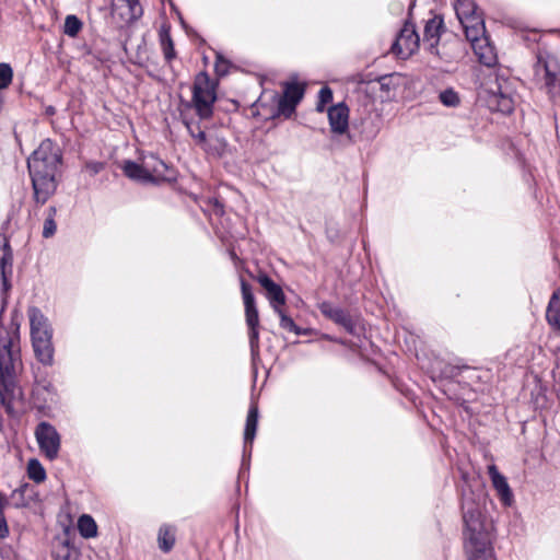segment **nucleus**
Here are the masks:
<instances>
[{
	"mask_svg": "<svg viewBox=\"0 0 560 560\" xmlns=\"http://www.w3.org/2000/svg\"><path fill=\"white\" fill-rule=\"evenodd\" d=\"M8 504V500L0 493V510H3Z\"/></svg>",
	"mask_w": 560,
	"mask_h": 560,
	"instance_id": "c03bdc74",
	"label": "nucleus"
},
{
	"mask_svg": "<svg viewBox=\"0 0 560 560\" xmlns=\"http://www.w3.org/2000/svg\"><path fill=\"white\" fill-rule=\"evenodd\" d=\"M13 272V250L12 248L7 249L4 254L0 256V273L2 279V285L4 290L10 288V278Z\"/></svg>",
	"mask_w": 560,
	"mask_h": 560,
	"instance_id": "a878e982",
	"label": "nucleus"
},
{
	"mask_svg": "<svg viewBox=\"0 0 560 560\" xmlns=\"http://www.w3.org/2000/svg\"><path fill=\"white\" fill-rule=\"evenodd\" d=\"M472 49L478 57L479 61L487 67H492L497 62V55L494 48L489 44L488 38L485 36L479 37L476 42L471 40Z\"/></svg>",
	"mask_w": 560,
	"mask_h": 560,
	"instance_id": "aec40b11",
	"label": "nucleus"
},
{
	"mask_svg": "<svg viewBox=\"0 0 560 560\" xmlns=\"http://www.w3.org/2000/svg\"><path fill=\"white\" fill-rule=\"evenodd\" d=\"M13 79V70L9 63H0V90L8 89Z\"/></svg>",
	"mask_w": 560,
	"mask_h": 560,
	"instance_id": "e433bc0d",
	"label": "nucleus"
},
{
	"mask_svg": "<svg viewBox=\"0 0 560 560\" xmlns=\"http://www.w3.org/2000/svg\"><path fill=\"white\" fill-rule=\"evenodd\" d=\"M122 168L125 175L131 179L139 180L142 183L151 182L148 173V167H145L143 161L141 164H137L136 162L132 161H126Z\"/></svg>",
	"mask_w": 560,
	"mask_h": 560,
	"instance_id": "b1692460",
	"label": "nucleus"
},
{
	"mask_svg": "<svg viewBox=\"0 0 560 560\" xmlns=\"http://www.w3.org/2000/svg\"><path fill=\"white\" fill-rule=\"evenodd\" d=\"M535 75L549 100L560 105V67L557 63L551 65L539 60L535 68Z\"/></svg>",
	"mask_w": 560,
	"mask_h": 560,
	"instance_id": "6e6552de",
	"label": "nucleus"
},
{
	"mask_svg": "<svg viewBox=\"0 0 560 560\" xmlns=\"http://www.w3.org/2000/svg\"><path fill=\"white\" fill-rule=\"evenodd\" d=\"M11 245L8 240V237L4 234L0 233V256L7 252V249H10Z\"/></svg>",
	"mask_w": 560,
	"mask_h": 560,
	"instance_id": "79ce46f5",
	"label": "nucleus"
},
{
	"mask_svg": "<svg viewBox=\"0 0 560 560\" xmlns=\"http://www.w3.org/2000/svg\"><path fill=\"white\" fill-rule=\"evenodd\" d=\"M441 103L447 107H456L459 105L460 98L456 91L453 89H446L439 95Z\"/></svg>",
	"mask_w": 560,
	"mask_h": 560,
	"instance_id": "c9c22d12",
	"label": "nucleus"
},
{
	"mask_svg": "<svg viewBox=\"0 0 560 560\" xmlns=\"http://www.w3.org/2000/svg\"><path fill=\"white\" fill-rule=\"evenodd\" d=\"M257 424H258V408H257V406L252 405L248 410L246 423H245V431H244L245 446L247 444H249V446L252 447V443L256 435Z\"/></svg>",
	"mask_w": 560,
	"mask_h": 560,
	"instance_id": "393cba45",
	"label": "nucleus"
},
{
	"mask_svg": "<svg viewBox=\"0 0 560 560\" xmlns=\"http://www.w3.org/2000/svg\"><path fill=\"white\" fill-rule=\"evenodd\" d=\"M184 124L194 138L195 143L200 147L209 156L221 158L228 148V143L224 138H221L214 133H207L200 128V126L190 120H184Z\"/></svg>",
	"mask_w": 560,
	"mask_h": 560,
	"instance_id": "423d86ee",
	"label": "nucleus"
},
{
	"mask_svg": "<svg viewBox=\"0 0 560 560\" xmlns=\"http://www.w3.org/2000/svg\"><path fill=\"white\" fill-rule=\"evenodd\" d=\"M241 292L245 306V319L249 329V345L252 351L255 352L259 347V315L252 287L243 278H241Z\"/></svg>",
	"mask_w": 560,
	"mask_h": 560,
	"instance_id": "0eeeda50",
	"label": "nucleus"
},
{
	"mask_svg": "<svg viewBox=\"0 0 560 560\" xmlns=\"http://www.w3.org/2000/svg\"><path fill=\"white\" fill-rule=\"evenodd\" d=\"M22 369L20 335L18 328L0 327V406L9 412L23 402V390L16 382Z\"/></svg>",
	"mask_w": 560,
	"mask_h": 560,
	"instance_id": "f257e3e1",
	"label": "nucleus"
},
{
	"mask_svg": "<svg viewBox=\"0 0 560 560\" xmlns=\"http://www.w3.org/2000/svg\"><path fill=\"white\" fill-rule=\"evenodd\" d=\"M318 308L325 317L343 327L347 331L351 332L353 330L352 318L345 310L335 306L330 302H322Z\"/></svg>",
	"mask_w": 560,
	"mask_h": 560,
	"instance_id": "f3484780",
	"label": "nucleus"
},
{
	"mask_svg": "<svg viewBox=\"0 0 560 560\" xmlns=\"http://www.w3.org/2000/svg\"><path fill=\"white\" fill-rule=\"evenodd\" d=\"M217 101V83L207 72H199L194 80L192 97L187 107H192L200 119H209Z\"/></svg>",
	"mask_w": 560,
	"mask_h": 560,
	"instance_id": "39448f33",
	"label": "nucleus"
},
{
	"mask_svg": "<svg viewBox=\"0 0 560 560\" xmlns=\"http://www.w3.org/2000/svg\"><path fill=\"white\" fill-rule=\"evenodd\" d=\"M9 535V527L7 520L3 514V510H0V538L3 539Z\"/></svg>",
	"mask_w": 560,
	"mask_h": 560,
	"instance_id": "a19ab883",
	"label": "nucleus"
},
{
	"mask_svg": "<svg viewBox=\"0 0 560 560\" xmlns=\"http://www.w3.org/2000/svg\"><path fill=\"white\" fill-rule=\"evenodd\" d=\"M158 544L163 552H170L175 545V527L167 524L162 525L158 534Z\"/></svg>",
	"mask_w": 560,
	"mask_h": 560,
	"instance_id": "bb28decb",
	"label": "nucleus"
},
{
	"mask_svg": "<svg viewBox=\"0 0 560 560\" xmlns=\"http://www.w3.org/2000/svg\"><path fill=\"white\" fill-rule=\"evenodd\" d=\"M465 523V548L468 560H495L481 509L472 501L463 503Z\"/></svg>",
	"mask_w": 560,
	"mask_h": 560,
	"instance_id": "7ed1b4c3",
	"label": "nucleus"
},
{
	"mask_svg": "<svg viewBox=\"0 0 560 560\" xmlns=\"http://www.w3.org/2000/svg\"><path fill=\"white\" fill-rule=\"evenodd\" d=\"M57 401V394L48 381L36 382L33 388V404L39 410L50 409Z\"/></svg>",
	"mask_w": 560,
	"mask_h": 560,
	"instance_id": "4468645a",
	"label": "nucleus"
},
{
	"mask_svg": "<svg viewBox=\"0 0 560 560\" xmlns=\"http://www.w3.org/2000/svg\"><path fill=\"white\" fill-rule=\"evenodd\" d=\"M27 475L37 483L43 482L46 479V471L37 459H31L28 462Z\"/></svg>",
	"mask_w": 560,
	"mask_h": 560,
	"instance_id": "72a5a7b5",
	"label": "nucleus"
},
{
	"mask_svg": "<svg viewBox=\"0 0 560 560\" xmlns=\"http://www.w3.org/2000/svg\"><path fill=\"white\" fill-rule=\"evenodd\" d=\"M256 280L266 290V296L272 310L279 312L287 301L281 287L272 281L266 273H259Z\"/></svg>",
	"mask_w": 560,
	"mask_h": 560,
	"instance_id": "2eb2a0df",
	"label": "nucleus"
},
{
	"mask_svg": "<svg viewBox=\"0 0 560 560\" xmlns=\"http://www.w3.org/2000/svg\"><path fill=\"white\" fill-rule=\"evenodd\" d=\"M455 12L458 20L467 19L477 13V5L474 0H458L455 3Z\"/></svg>",
	"mask_w": 560,
	"mask_h": 560,
	"instance_id": "2f4dec72",
	"label": "nucleus"
},
{
	"mask_svg": "<svg viewBox=\"0 0 560 560\" xmlns=\"http://www.w3.org/2000/svg\"><path fill=\"white\" fill-rule=\"evenodd\" d=\"M279 317H280V327L285 329V330H289V331H292L294 332L296 336H301V335H307V329H302L301 327H299L294 322L293 319L288 316L283 310H279V312H276Z\"/></svg>",
	"mask_w": 560,
	"mask_h": 560,
	"instance_id": "473e14b6",
	"label": "nucleus"
},
{
	"mask_svg": "<svg viewBox=\"0 0 560 560\" xmlns=\"http://www.w3.org/2000/svg\"><path fill=\"white\" fill-rule=\"evenodd\" d=\"M61 164V150L50 139H45L27 159L34 199L44 205L56 191V174Z\"/></svg>",
	"mask_w": 560,
	"mask_h": 560,
	"instance_id": "f03ea898",
	"label": "nucleus"
},
{
	"mask_svg": "<svg viewBox=\"0 0 560 560\" xmlns=\"http://www.w3.org/2000/svg\"><path fill=\"white\" fill-rule=\"evenodd\" d=\"M546 319L552 329L560 330V289L556 290L549 300Z\"/></svg>",
	"mask_w": 560,
	"mask_h": 560,
	"instance_id": "5701e85b",
	"label": "nucleus"
},
{
	"mask_svg": "<svg viewBox=\"0 0 560 560\" xmlns=\"http://www.w3.org/2000/svg\"><path fill=\"white\" fill-rule=\"evenodd\" d=\"M420 37L412 23H405L396 40L392 46V51L400 59H408L419 48Z\"/></svg>",
	"mask_w": 560,
	"mask_h": 560,
	"instance_id": "9b49d317",
	"label": "nucleus"
},
{
	"mask_svg": "<svg viewBox=\"0 0 560 560\" xmlns=\"http://www.w3.org/2000/svg\"><path fill=\"white\" fill-rule=\"evenodd\" d=\"M27 489H28V485L24 483V485L20 486L18 489L12 491L11 499L14 501L15 508H22L27 504V502L24 498Z\"/></svg>",
	"mask_w": 560,
	"mask_h": 560,
	"instance_id": "58836bf2",
	"label": "nucleus"
},
{
	"mask_svg": "<svg viewBox=\"0 0 560 560\" xmlns=\"http://www.w3.org/2000/svg\"><path fill=\"white\" fill-rule=\"evenodd\" d=\"M57 215V209L56 207H48L47 210H46V218L44 220V224H43V237L45 238H50L55 235L56 231H57V223H56V218Z\"/></svg>",
	"mask_w": 560,
	"mask_h": 560,
	"instance_id": "c756f323",
	"label": "nucleus"
},
{
	"mask_svg": "<svg viewBox=\"0 0 560 560\" xmlns=\"http://www.w3.org/2000/svg\"><path fill=\"white\" fill-rule=\"evenodd\" d=\"M459 22L469 42H476L479 37L485 36V23L478 12L471 16H467V19L459 20Z\"/></svg>",
	"mask_w": 560,
	"mask_h": 560,
	"instance_id": "412c9836",
	"label": "nucleus"
},
{
	"mask_svg": "<svg viewBox=\"0 0 560 560\" xmlns=\"http://www.w3.org/2000/svg\"><path fill=\"white\" fill-rule=\"evenodd\" d=\"M113 11L117 12L126 23H132L143 14L139 0H114Z\"/></svg>",
	"mask_w": 560,
	"mask_h": 560,
	"instance_id": "a211bd4d",
	"label": "nucleus"
},
{
	"mask_svg": "<svg viewBox=\"0 0 560 560\" xmlns=\"http://www.w3.org/2000/svg\"><path fill=\"white\" fill-rule=\"evenodd\" d=\"M486 102L491 110L501 112L503 114L512 113L514 108V100L508 88V82L503 84L495 78L494 82L486 89Z\"/></svg>",
	"mask_w": 560,
	"mask_h": 560,
	"instance_id": "1a4fd4ad",
	"label": "nucleus"
},
{
	"mask_svg": "<svg viewBox=\"0 0 560 560\" xmlns=\"http://www.w3.org/2000/svg\"><path fill=\"white\" fill-rule=\"evenodd\" d=\"M390 81H392L390 77H383V78H381V80H380L381 89L385 90V91H389V89H390Z\"/></svg>",
	"mask_w": 560,
	"mask_h": 560,
	"instance_id": "37998d69",
	"label": "nucleus"
},
{
	"mask_svg": "<svg viewBox=\"0 0 560 560\" xmlns=\"http://www.w3.org/2000/svg\"><path fill=\"white\" fill-rule=\"evenodd\" d=\"M330 129L334 133L342 135L349 127V109L343 103L331 106L328 109Z\"/></svg>",
	"mask_w": 560,
	"mask_h": 560,
	"instance_id": "6ab92c4d",
	"label": "nucleus"
},
{
	"mask_svg": "<svg viewBox=\"0 0 560 560\" xmlns=\"http://www.w3.org/2000/svg\"><path fill=\"white\" fill-rule=\"evenodd\" d=\"M332 101V91L328 86H324L318 92L317 112L323 113L325 106Z\"/></svg>",
	"mask_w": 560,
	"mask_h": 560,
	"instance_id": "4c0bfd02",
	"label": "nucleus"
},
{
	"mask_svg": "<svg viewBox=\"0 0 560 560\" xmlns=\"http://www.w3.org/2000/svg\"><path fill=\"white\" fill-rule=\"evenodd\" d=\"M104 167L105 164L98 161H89L84 164V171L91 176L98 174Z\"/></svg>",
	"mask_w": 560,
	"mask_h": 560,
	"instance_id": "ea45409f",
	"label": "nucleus"
},
{
	"mask_svg": "<svg viewBox=\"0 0 560 560\" xmlns=\"http://www.w3.org/2000/svg\"><path fill=\"white\" fill-rule=\"evenodd\" d=\"M459 22L469 42H476L479 37L485 36V23L478 12L471 16H467V19L459 20Z\"/></svg>",
	"mask_w": 560,
	"mask_h": 560,
	"instance_id": "4be33fe9",
	"label": "nucleus"
},
{
	"mask_svg": "<svg viewBox=\"0 0 560 560\" xmlns=\"http://www.w3.org/2000/svg\"><path fill=\"white\" fill-rule=\"evenodd\" d=\"M27 316L35 357L44 365H51L54 363L52 329L48 318L37 307H30Z\"/></svg>",
	"mask_w": 560,
	"mask_h": 560,
	"instance_id": "20e7f679",
	"label": "nucleus"
},
{
	"mask_svg": "<svg viewBox=\"0 0 560 560\" xmlns=\"http://www.w3.org/2000/svg\"><path fill=\"white\" fill-rule=\"evenodd\" d=\"M304 89L298 83H287L282 96L278 102V110L284 117H290L296 105L302 100Z\"/></svg>",
	"mask_w": 560,
	"mask_h": 560,
	"instance_id": "f8f14e48",
	"label": "nucleus"
},
{
	"mask_svg": "<svg viewBox=\"0 0 560 560\" xmlns=\"http://www.w3.org/2000/svg\"><path fill=\"white\" fill-rule=\"evenodd\" d=\"M161 47L167 62L172 61L176 57L173 40L166 32L161 34Z\"/></svg>",
	"mask_w": 560,
	"mask_h": 560,
	"instance_id": "f704fd0d",
	"label": "nucleus"
},
{
	"mask_svg": "<svg viewBox=\"0 0 560 560\" xmlns=\"http://www.w3.org/2000/svg\"><path fill=\"white\" fill-rule=\"evenodd\" d=\"M488 474L502 504L511 506L514 502V495L506 478L498 470L495 465L488 467Z\"/></svg>",
	"mask_w": 560,
	"mask_h": 560,
	"instance_id": "dca6fc26",
	"label": "nucleus"
},
{
	"mask_svg": "<svg viewBox=\"0 0 560 560\" xmlns=\"http://www.w3.org/2000/svg\"><path fill=\"white\" fill-rule=\"evenodd\" d=\"M143 162L145 164V167H148V173L151 182L160 179L164 176L167 166L162 160L151 155L144 158Z\"/></svg>",
	"mask_w": 560,
	"mask_h": 560,
	"instance_id": "cd10ccee",
	"label": "nucleus"
},
{
	"mask_svg": "<svg viewBox=\"0 0 560 560\" xmlns=\"http://www.w3.org/2000/svg\"><path fill=\"white\" fill-rule=\"evenodd\" d=\"M78 529L82 537L93 538L97 536V525L94 518L88 514H83L78 520Z\"/></svg>",
	"mask_w": 560,
	"mask_h": 560,
	"instance_id": "c85d7f7f",
	"label": "nucleus"
},
{
	"mask_svg": "<svg viewBox=\"0 0 560 560\" xmlns=\"http://www.w3.org/2000/svg\"><path fill=\"white\" fill-rule=\"evenodd\" d=\"M82 27L83 24L77 15L70 14L66 16L63 24V33L67 36L71 38L77 37L78 34L81 32Z\"/></svg>",
	"mask_w": 560,
	"mask_h": 560,
	"instance_id": "7c9ffc66",
	"label": "nucleus"
},
{
	"mask_svg": "<svg viewBox=\"0 0 560 560\" xmlns=\"http://www.w3.org/2000/svg\"><path fill=\"white\" fill-rule=\"evenodd\" d=\"M443 19L439 15L433 16L432 19L428 20L424 25V32H423V42L428 45V50L439 57L442 60H446L443 58L438 49V45L440 42V36L443 31Z\"/></svg>",
	"mask_w": 560,
	"mask_h": 560,
	"instance_id": "ddd939ff",
	"label": "nucleus"
},
{
	"mask_svg": "<svg viewBox=\"0 0 560 560\" xmlns=\"http://www.w3.org/2000/svg\"><path fill=\"white\" fill-rule=\"evenodd\" d=\"M35 438L40 451L52 460L57 458L61 439L56 428L48 422H40L35 429Z\"/></svg>",
	"mask_w": 560,
	"mask_h": 560,
	"instance_id": "9d476101",
	"label": "nucleus"
}]
</instances>
